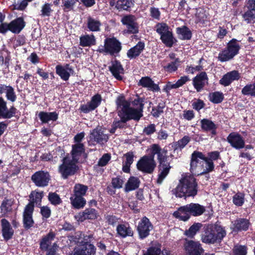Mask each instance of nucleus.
Returning a JSON list of instances; mask_svg holds the SVG:
<instances>
[{
    "label": "nucleus",
    "mask_w": 255,
    "mask_h": 255,
    "mask_svg": "<svg viewBox=\"0 0 255 255\" xmlns=\"http://www.w3.org/2000/svg\"><path fill=\"white\" fill-rule=\"evenodd\" d=\"M132 105H136V108L130 107V103L127 101L125 98L119 96L116 101L118 115L121 118L123 123H125L130 119L138 121L142 117L143 105L140 99L134 100Z\"/></svg>",
    "instance_id": "1"
},
{
    "label": "nucleus",
    "mask_w": 255,
    "mask_h": 255,
    "mask_svg": "<svg viewBox=\"0 0 255 255\" xmlns=\"http://www.w3.org/2000/svg\"><path fill=\"white\" fill-rule=\"evenodd\" d=\"M198 191V184L195 178L190 174L182 175L176 187L175 194L178 197L195 196Z\"/></svg>",
    "instance_id": "2"
},
{
    "label": "nucleus",
    "mask_w": 255,
    "mask_h": 255,
    "mask_svg": "<svg viewBox=\"0 0 255 255\" xmlns=\"http://www.w3.org/2000/svg\"><path fill=\"white\" fill-rule=\"evenodd\" d=\"M226 235V231L221 226L210 225L205 229L202 235L201 240L203 243L206 244H214L221 242Z\"/></svg>",
    "instance_id": "3"
},
{
    "label": "nucleus",
    "mask_w": 255,
    "mask_h": 255,
    "mask_svg": "<svg viewBox=\"0 0 255 255\" xmlns=\"http://www.w3.org/2000/svg\"><path fill=\"white\" fill-rule=\"evenodd\" d=\"M121 43L115 37L107 38L104 40V45H100L97 51L105 54L113 55L118 53L121 50Z\"/></svg>",
    "instance_id": "4"
},
{
    "label": "nucleus",
    "mask_w": 255,
    "mask_h": 255,
    "mask_svg": "<svg viewBox=\"0 0 255 255\" xmlns=\"http://www.w3.org/2000/svg\"><path fill=\"white\" fill-rule=\"evenodd\" d=\"M77 162L73 160L69 155H67L62 159V163L58 167V172L61 177L66 179L69 176H71L76 172L78 166Z\"/></svg>",
    "instance_id": "5"
},
{
    "label": "nucleus",
    "mask_w": 255,
    "mask_h": 255,
    "mask_svg": "<svg viewBox=\"0 0 255 255\" xmlns=\"http://www.w3.org/2000/svg\"><path fill=\"white\" fill-rule=\"evenodd\" d=\"M240 48V45L237 40L232 39L228 43L227 47L219 54V60L225 62L232 59L238 53Z\"/></svg>",
    "instance_id": "6"
},
{
    "label": "nucleus",
    "mask_w": 255,
    "mask_h": 255,
    "mask_svg": "<svg viewBox=\"0 0 255 255\" xmlns=\"http://www.w3.org/2000/svg\"><path fill=\"white\" fill-rule=\"evenodd\" d=\"M157 158L159 163V174L157 179V182L159 184H161L163 179L168 174L171 167L169 165V163L167 161V156L166 150L162 149L157 154Z\"/></svg>",
    "instance_id": "7"
},
{
    "label": "nucleus",
    "mask_w": 255,
    "mask_h": 255,
    "mask_svg": "<svg viewBox=\"0 0 255 255\" xmlns=\"http://www.w3.org/2000/svg\"><path fill=\"white\" fill-rule=\"evenodd\" d=\"M137 169L146 173H152L156 166L153 156H144L137 163Z\"/></svg>",
    "instance_id": "8"
},
{
    "label": "nucleus",
    "mask_w": 255,
    "mask_h": 255,
    "mask_svg": "<svg viewBox=\"0 0 255 255\" xmlns=\"http://www.w3.org/2000/svg\"><path fill=\"white\" fill-rule=\"evenodd\" d=\"M183 247L187 255H201L204 252L199 242L188 239L185 240Z\"/></svg>",
    "instance_id": "9"
},
{
    "label": "nucleus",
    "mask_w": 255,
    "mask_h": 255,
    "mask_svg": "<svg viewBox=\"0 0 255 255\" xmlns=\"http://www.w3.org/2000/svg\"><path fill=\"white\" fill-rule=\"evenodd\" d=\"M153 229V226L149 219L144 217L139 222L137 230L139 236L141 239H144L149 235V232Z\"/></svg>",
    "instance_id": "10"
},
{
    "label": "nucleus",
    "mask_w": 255,
    "mask_h": 255,
    "mask_svg": "<svg viewBox=\"0 0 255 255\" xmlns=\"http://www.w3.org/2000/svg\"><path fill=\"white\" fill-rule=\"evenodd\" d=\"M32 181L38 187H44L48 185L50 176L47 172L39 171L35 172L31 177Z\"/></svg>",
    "instance_id": "11"
},
{
    "label": "nucleus",
    "mask_w": 255,
    "mask_h": 255,
    "mask_svg": "<svg viewBox=\"0 0 255 255\" xmlns=\"http://www.w3.org/2000/svg\"><path fill=\"white\" fill-rule=\"evenodd\" d=\"M202 153L200 152L194 151L192 154V158L190 163V171L195 175H201V172H203L201 168L200 159H202Z\"/></svg>",
    "instance_id": "12"
},
{
    "label": "nucleus",
    "mask_w": 255,
    "mask_h": 255,
    "mask_svg": "<svg viewBox=\"0 0 255 255\" xmlns=\"http://www.w3.org/2000/svg\"><path fill=\"white\" fill-rule=\"evenodd\" d=\"M122 23L126 26L128 32L135 34L138 31V25L136 22V18L132 15H127L122 18Z\"/></svg>",
    "instance_id": "13"
},
{
    "label": "nucleus",
    "mask_w": 255,
    "mask_h": 255,
    "mask_svg": "<svg viewBox=\"0 0 255 255\" xmlns=\"http://www.w3.org/2000/svg\"><path fill=\"white\" fill-rule=\"evenodd\" d=\"M90 139L97 143L104 144L108 141L109 136L105 133L103 128H95L91 132Z\"/></svg>",
    "instance_id": "14"
},
{
    "label": "nucleus",
    "mask_w": 255,
    "mask_h": 255,
    "mask_svg": "<svg viewBox=\"0 0 255 255\" xmlns=\"http://www.w3.org/2000/svg\"><path fill=\"white\" fill-rule=\"evenodd\" d=\"M95 249L94 246L85 242L81 245H78L75 248L73 255H95Z\"/></svg>",
    "instance_id": "15"
},
{
    "label": "nucleus",
    "mask_w": 255,
    "mask_h": 255,
    "mask_svg": "<svg viewBox=\"0 0 255 255\" xmlns=\"http://www.w3.org/2000/svg\"><path fill=\"white\" fill-rule=\"evenodd\" d=\"M248 10L242 15L247 23L255 22V0H249L247 3Z\"/></svg>",
    "instance_id": "16"
},
{
    "label": "nucleus",
    "mask_w": 255,
    "mask_h": 255,
    "mask_svg": "<svg viewBox=\"0 0 255 255\" xmlns=\"http://www.w3.org/2000/svg\"><path fill=\"white\" fill-rule=\"evenodd\" d=\"M227 141L234 148L237 149L245 146V141L243 137L237 132H232L227 137Z\"/></svg>",
    "instance_id": "17"
},
{
    "label": "nucleus",
    "mask_w": 255,
    "mask_h": 255,
    "mask_svg": "<svg viewBox=\"0 0 255 255\" xmlns=\"http://www.w3.org/2000/svg\"><path fill=\"white\" fill-rule=\"evenodd\" d=\"M33 212V205L32 204L27 205L23 212V224L25 228H30L34 224L32 219Z\"/></svg>",
    "instance_id": "18"
},
{
    "label": "nucleus",
    "mask_w": 255,
    "mask_h": 255,
    "mask_svg": "<svg viewBox=\"0 0 255 255\" xmlns=\"http://www.w3.org/2000/svg\"><path fill=\"white\" fill-rule=\"evenodd\" d=\"M101 102V96L99 94H97L92 97L90 102L82 105L81 110L85 113H87L95 110L100 105Z\"/></svg>",
    "instance_id": "19"
},
{
    "label": "nucleus",
    "mask_w": 255,
    "mask_h": 255,
    "mask_svg": "<svg viewBox=\"0 0 255 255\" xmlns=\"http://www.w3.org/2000/svg\"><path fill=\"white\" fill-rule=\"evenodd\" d=\"M16 109L11 107L9 110L7 108L6 103L0 97V117L4 119H10L15 114Z\"/></svg>",
    "instance_id": "20"
},
{
    "label": "nucleus",
    "mask_w": 255,
    "mask_h": 255,
    "mask_svg": "<svg viewBox=\"0 0 255 255\" xmlns=\"http://www.w3.org/2000/svg\"><path fill=\"white\" fill-rule=\"evenodd\" d=\"M208 77L205 72H201L197 75L193 80V83L196 90L199 92L208 83Z\"/></svg>",
    "instance_id": "21"
},
{
    "label": "nucleus",
    "mask_w": 255,
    "mask_h": 255,
    "mask_svg": "<svg viewBox=\"0 0 255 255\" xmlns=\"http://www.w3.org/2000/svg\"><path fill=\"white\" fill-rule=\"evenodd\" d=\"M1 225L3 238L6 240H9L12 238L14 231L9 222L5 219H2L1 220Z\"/></svg>",
    "instance_id": "22"
},
{
    "label": "nucleus",
    "mask_w": 255,
    "mask_h": 255,
    "mask_svg": "<svg viewBox=\"0 0 255 255\" xmlns=\"http://www.w3.org/2000/svg\"><path fill=\"white\" fill-rule=\"evenodd\" d=\"M240 78V74L237 71H232L225 74L220 80V83L225 86L229 85L233 81Z\"/></svg>",
    "instance_id": "23"
},
{
    "label": "nucleus",
    "mask_w": 255,
    "mask_h": 255,
    "mask_svg": "<svg viewBox=\"0 0 255 255\" xmlns=\"http://www.w3.org/2000/svg\"><path fill=\"white\" fill-rule=\"evenodd\" d=\"M116 231L118 235L122 238L132 236L133 232L128 223L118 224Z\"/></svg>",
    "instance_id": "24"
},
{
    "label": "nucleus",
    "mask_w": 255,
    "mask_h": 255,
    "mask_svg": "<svg viewBox=\"0 0 255 255\" xmlns=\"http://www.w3.org/2000/svg\"><path fill=\"white\" fill-rule=\"evenodd\" d=\"M56 73L64 81L68 80L70 74L73 73V70L68 65L65 66L57 65L56 67Z\"/></svg>",
    "instance_id": "25"
},
{
    "label": "nucleus",
    "mask_w": 255,
    "mask_h": 255,
    "mask_svg": "<svg viewBox=\"0 0 255 255\" xmlns=\"http://www.w3.org/2000/svg\"><path fill=\"white\" fill-rule=\"evenodd\" d=\"M84 153V145L82 143H75L72 145L71 155L69 156L74 161L78 162L80 157Z\"/></svg>",
    "instance_id": "26"
},
{
    "label": "nucleus",
    "mask_w": 255,
    "mask_h": 255,
    "mask_svg": "<svg viewBox=\"0 0 255 255\" xmlns=\"http://www.w3.org/2000/svg\"><path fill=\"white\" fill-rule=\"evenodd\" d=\"M139 84L153 92H157L160 90L158 85L154 83L151 79L148 77H142L139 80Z\"/></svg>",
    "instance_id": "27"
},
{
    "label": "nucleus",
    "mask_w": 255,
    "mask_h": 255,
    "mask_svg": "<svg viewBox=\"0 0 255 255\" xmlns=\"http://www.w3.org/2000/svg\"><path fill=\"white\" fill-rule=\"evenodd\" d=\"M109 68L113 75L117 79L121 80L122 79L121 74L124 73V69L119 62L117 61L112 62V65L110 66Z\"/></svg>",
    "instance_id": "28"
},
{
    "label": "nucleus",
    "mask_w": 255,
    "mask_h": 255,
    "mask_svg": "<svg viewBox=\"0 0 255 255\" xmlns=\"http://www.w3.org/2000/svg\"><path fill=\"white\" fill-rule=\"evenodd\" d=\"M190 214L194 216H198L202 215L205 211L204 206L196 203H190L186 205Z\"/></svg>",
    "instance_id": "29"
},
{
    "label": "nucleus",
    "mask_w": 255,
    "mask_h": 255,
    "mask_svg": "<svg viewBox=\"0 0 255 255\" xmlns=\"http://www.w3.org/2000/svg\"><path fill=\"white\" fill-rule=\"evenodd\" d=\"M173 216L177 219L183 221H187L190 217V213L186 205L180 207L173 213Z\"/></svg>",
    "instance_id": "30"
},
{
    "label": "nucleus",
    "mask_w": 255,
    "mask_h": 255,
    "mask_svg": "<svg viewBox=\"0 0 255 255\" xmlns=\"http://www.w3.org/2000/svg\"><path fill=\"white\" fill-rule=\"evenodd\" d=\"M144 47V43L139 42L133 47L130 48L127 52V56L130 59L135 58L138 56Z\"/></svg>",
    "instance_id": "31"
},
{
    "label": "nucleus",
    "mask_w": 255,
    "mask_h": 255,
    "mask_svg": "<svg viewBox=\"0 0 255 255\" xmlns=\"http://www.w3.org/2000/svg\"><path fill=\"white\" fill-rule=\"evenodd\" d=\"M25 26L23 19L19 17L10 22V31L15 33H19Z\"/></svg>",
    "instance_id": "32"
},
{
    "label": "nucleus",
    "mask_w": 255,
    "mask_h": 255,
    "mask_svg": "<svg viewBox=\"0 0 255 255\" xmlns=\"http://www.w3.org/2000/svg\"><path fill=\"white\" fill-rule=\"evenodd\" d=\"M201 164L202 171L201 172V175L210 172L214 169V164L213 161L210 160H208V158H205L202 154V159L200 160Z\"/></svg>",
    "instance_id": "33"
},
{
    "label": "nucleus",
    "mask_w": 255,
    "mask_h": 255,
    "mask_svg": "<svg viewBox=\"0 0 255 255\" xmlns=\"http://www.w3.org/2000/svg\"><path fill=\"white\" fill-rule=\"evenodd\" d=\"M38 117L42 123H47L51 121H55L58 119V114L56 112H41Z\"/></svg>",
    "instance_id": "34"
},
{
    "label": "nucleus",
    "mask_w": 255,
    "mask_h": 255,
    "mask_svg": "<svg viewBox=\"0 0 255 255\" xmlns=\"http://www.w3.org/2000/svg\"><path fill=\"white\" fill-rule=\"evenodd\" d=\"M80 45L83 47L90 46L96 44V39L93 35H85L80 38Z\"/></svg>",
    "instance_id": "35"
},
{
    "label": "nucleus",
    "mask_w": 255,
    "mask_h": 255,
    "mask_svg": "<svg viewBox=\"0 0 255 255\" xmlns=\"http://www.w3.org/2000/svg\"><path fill=\"white\" fill-rule=\"evenodd\" d=\"M54 237L55 234L52 232H49L42 239L40 244V248L43 250H48L49 245L51 244L52 241L54 240Z\"/></svg>",
    "instance_id": "36"
},
{
    "label": "nucleus",
    "mask_w": 255,
    "mask_h": 255,
    "mask_svg": "<svg viewBox=\"0 0 255 255\" xmlns=\"http://www.w3.org/2000/svg\"><path fill=\"white\" fill-rule=\"evenodd\" d=\"M0 93H5L8 100L14 102L16 99L13 89L10 86L1 85L0 86Z\"/></svg>",
    "instance_id": "37"
},
{
    "label": "nucleus",
    "mask_w": 255,
    "mask_h": 255,
    "mask_svg": "<svg viewBox=\"0 0 255 255\" xmlns=\"http://www.w3.org/2000/svg\"><path fill=\"white\" fill-rule=\"evenodd\" d=\"M139 184V180L137 178L134 177L129 178L126 184L125 192H128L136 189L138 187Z\"/></svg>",
    "instance_id": "38"
},
{
    "label": "nucleus",
    "mask_w": 255,
    "mask_h": 255,
    "mask_svg": "<svg viewBox=\"0 0 255 255\" xmlns=\"http://www.w3.org/2000/svg\"><path fill=\"white\" fill-rule=\"evenodd\" d=\"M70 201L73 206L76 209H81L86 204V200L82 196L73 195L70 197Z\"/></svg>",
    "instance_id": "39"
},
{
    "label": "nucleus",
    "mask_w": 255,
    "mask_h": 255,
    "mask_svg": "<svg viewBox=\"0 0 255 255\" xmlns=\"http://www.w3.org/2000/svg\"><path fill=\"white\" fill-rule=\"evenodd\" d=\"M43 196V192H38L36 190L32 191L29 195L30 201L29 204H32L33 206L34 204L36 206H40Z\"/></svg>",
    "instance_id": "40"
},
{
    "label": "nucleus",
    "mask_w": 255,
    "mask_h": 255,
    "mask_svg": "<svg viewBox=\"0 0 255 255\" xmlns=\"http://www.w3.org/2000/svg\"><path fill=\"white\" fill-rule=\"evenodd\" d=\"M101 23L100 21L90 16L87 19V27L90 31H99L100 30Z\"/></svg>",
    "instance_id": "41"
},
{
    "label": "nucleus",
    "mask_w": 255,
    "mask_h": 255,
    "mask_svg": "<svg viewBox=\"0 0 255 255\" xmlns=\"http://www.w3.org/2000/svg\"><path fill=\"white\" fill-rule=\"evenodd\" d=\"M201 124L202 129L205 131H211L213 134H216V127L213 122L205 119L201 120Z\"/></svg>",
    "instance_id": "42"
},
{
    "label": "nucleus",
    "mask_w": 255,
    "mask_h": 255,
    "mask_svg": "<svg viewBox=\"0 0 255 255\" xmlns=\"http://www.w3.org/2000/svg\"><path fill=\"white\" fill-rule=\"evenodd\" d=\"M87 237H85L81 232H77L75 233L74 236L69 237V240L73 242L76 244L81 245L85 242H88V240L86 239Z\"/></svg>",
    "instance_id": "43"
},
{
    "label": "nucleus",
    "mask_w": 255,
    "mask_h": 255,
    "mask_svg": "<svg viewBox=\"0 0 255 255\" xmlns=\"http://www.w3.org/2000/svg\"><path fill=\"white\" fill-rule=\"evenodd\" d=\"M177 33L181 39H190L192 34L190 30L186 26L177 28Z\"/></svg>",
    "instance_id": "44"
},
{
    "label": "nucleus",
    "mask_w": 255,
    "mask_h": 255,
    "mask_svg": "<svg viewBox=\"0 0 255 255\" xmlns=\"http://www.w3.org/2000/svg\"><path fill=\"white\" fill-rule=\"evenodd\" d=\"M202 227V224L196 223L193 224L188 230H186L184 235L189 238H193Z\"/></svg>",
    "instance_id": "45"
},
{
    "label": "nucleus",
    "mask_w": 255,
    "mask_h": 255,
    "mask_svg": "<svg viewBox=\"0 0 255 255\" xmlns=\"http://www.w3.org/2000/svg\"><path fill=\"white\" fill-rule=\"evenodd\" d=\"M237 231H246L249 227V222L246 219H241L237 220L234 224Z\"/></svg>",
    "instance_id": "46"
},
{
    "label": "nucleus",
    "mask_w": 255,
    "mask_h": 255,
    "mask_svg": "<svg viewBox=\"0 0 255 255\" xmlns=\"http://www.w3.org/2000/svg\"><path fill=\"white\" fill-rule=\"evenodd\" d=\"M160 39L162 42L167 47H171L174 42L172 33L171 31L160 36Z\"/></svg>",
    "instance_id": "47"
},
{
    "label": "nucleus",
    "mask_w": 255,
    "mask_h": 255,
    "mask_svg": "<svg viewBox=\"0 0 255 255\" xmlns=\"http://www.w3.org/2000/svg\"><path fill=\"white\" fill-rule=\"evenodd\" d=\"M195 16L198 22H204L208 18V13L204 8L200 7L196 9Z\"/></svg>",
    "instance_id": "48"
},
{
    "label": "nucleus",
    "mask_w": 255,
    "mask_h": 255,
    "mask_svg": "<svg viewBox=\"0 0 255 255\" xmlns=\"http://www.w3.org/2000/svg\"><path fill=\"white\" fill-rule=\"evenodd\" d=\"M87 190V186L81 184H77L74 188L73 195L83 197L86 194Z\"/></svg>",
    "instance_id": "49"
},
{
    "label": "nucleus",
    "mask_w": 255,
    "mask_h": 255,
    "mask_svg": "<svg viewBox=\"0 0 255 255\" xmlns=\"http://www.w3.org/2000/svg\"><path fill=\"white\" fill-rule=\"evenodd\" d=\"M11 205L12 201L11 200H6L2 202L0 206L2 216H5L12 210Z\"/></svg>",
    "instance_id": "50"
},
{
    "label": "nucleus",
    "mask_w": 255,
    "mask_h": 255,
    "mask_svg": "<svg viewBox=\"0 0 255 255\" xmlns=\"http://www.w3.org/2000/svg\"><path fill=\"white\" fill-rule=\"evenodd\" d=\"M155 28L156 32L160 35V36L170 31L168 26L164 23H159L157 24Z\"/></svg>",
    "instance_id": "51"
},
{
    "label": "nucleus",
    "mask_w": 255,
    "mask_h": 255,
    "mask_svg": "<svg viewBox=\"0 0 255 255\" xmlns=\"http://www.w3.org/2000/svg\"><path fill=\"white\" fill-rule=\"evenodd\" d=\"M190 140V138L188 136H184L182 138L174 144V149H178L184 148Z\"/></svg>",
    "instance_id": "52"
},
{
    "label": "nucleus",
    "mask_w": 255,
    "mask_h": 255,
    "mask_svg": "<svg viewBox=\"0 0 255 255\" xmlns=\"http://www.w3.org/2000/svg\"><path fill=\"white\" fill-rule=\"evenodd\" d=\"M233 255H246L247 247L245 246L237 245L233 248Z\"/></svg>",
    "instance_id": "53"
},
{
    "label": "nucleus",
    "mask_w": 255,
    "mask_h": 255,
    "mask_svg": "<svg viewBox=\"0 0 255 255\" xmlns=\"http://www.w3.org/2000/svg\"><path fill=\"white\" fill-rule=\"evenodd\" d=\"M209 99L210 101L214 103H220L223 100V95L218 92H214L210 94Z\"/></svg>",
    "instance_id": "54"
},
{
    "label": "nucleus",
    "mask_w": 255,
    "mask_h": 255,
    "mask_svg": "<svg viewBox=\"0 0 255 255\" xmlns=\"http://www.w3.org/2000/svg\"><path fill=\"white\" fill-rule=\"evenodd\" d=\"M62 1L64 10L69 11L73 9L78 0H62Z\"/></svg>",
    "instance_id": "55"
},
{
    "label": "nucleus",
    "mask_w": 255,
    "mask_h": 255,
    "mask_svg": "<svg viewBox=\"0 0 255 255\" xmlns=\"http://www.w3.org/2000/svg\"><path fill=\"white\" fill-rule=\"evenodd\" d=\"M242 93L245 95L255 96V84L246 86L242 89Z\"/></svg>",
    "instance_id": "56"
},
{
    "label": "nucleus",
    "mask_w": 255,
    "mask_h": 255,
    "mask_svg": "<svg viewBox=\"0 0 255 255\" xmlns=\"http://www.w3.org/2000/svg\"><path fill=\"white\" fill-rule=\"evenodd\" d=\"M179 60L178 59H175L174 61L168 63L166 66L164 67V69L169 72H173L175 71L179 65Z\"/></svg>",
    "instance_id": "57"
},
{
    "label": "nucleus",
    "mask_w": 255,
    "mask_h": 255,
    "mask_svg": "<svg viewBox=\"0 0 255 255\" xmlns=\"http://www.w3.org/2000/svg\"><path fill=\"white\" fill-rule=\"evenodd\" d=\"M233 203L237 206H241L244 202V194L242 193L236 194L233 198Z\"/></svg>",
    "instance_id": "58"
},
{
    "label": "nucleus",
    "mask_w": 255,
    "mask_h": 255,
    "mask_svg": "<svg viewBox=\"0 0 255 255\" xmlns=\"http://www.w3.org/2000/svg\"><path fill=\"white\" fill-rule=\"evenodd\" d=\"M52 4L48 3H45L41 7V15L42 16H49L52 12L51 8Z\"/></svg>",
    "instance_id": "59"
},
{
    "label": "nucleus",
    "mask_w": 255,
    "mask_h": 255,
    "mask_svg": "<svg viewBox=\"0 0 255 255\" xmlns=\"http://www.w3.org/2000/svg\"><path fill=\"white\" fill-rule=\"evenodd\" d=\"M130 4L128 0H119L117 2L116 7L118 9L127 10L130 7Z\"/></svg>",
    "instance_id": "60"
},
{
    "label": "nucleus",
    "mask_w": 255,
    "mask_h": 255,
    "mask_svg": "<svg viewBox=\"0 0 255 255\" xmlns=\"http://www.w3.org/2000/svg\"><path fill=\"white\" fill-rule=\"evenodd\" d=\"M165 106L163 103H160L159 104L156 108L152 109L151 111V114L154 117H158L159 115L163 112V109Z\"/></svg>",
    "instance_id": "61"
},
{
    "label": "nucleus",
    "mask_w": 255,
    "mask_h": 255,
    "mask_svg": "<svg viewBox=\"0 0 255 255\" xmlns=\"http://www.w3.org/2000/svg\"><path fill=\"white\" fill-rule=\"evenodd\" d=\"M48 199L53 205L59 204L61 202L59 195L55 193H50L48 195Z\"/></svg>",
    "instance_id": "62"
},
{
    "label": "nucleus",
    "mask_w": 255,
    "mask_h": 255,
    "mask_svg": "<svg viewBox=\"0 0 255 255\" xmlns=\"http://www.w3.org/2000/svg\"><path fill=\"white\" fill-rule=\"evenodd\" d=\"M124 182V181L122 178L117 177L113 178L112 184L115 189H120L123 187Z\"/></svg>",
    "instance_id": "63"
},
{
    "label": "nucleus",
    "mask_w": 255,
    "mask_h": 255,
    "mask_svg": "<svg viewBox=\"0 0 255 255\" xmlns=\"http://www.w3.org/2000/svg\"><path fill=\"white\" fill-rule=\"evenodd\" d=\"M161 253V250L158 247L150 248L143 255H159Z\"/></svg>",
    "instance_id": "64"
}]
</instances>
